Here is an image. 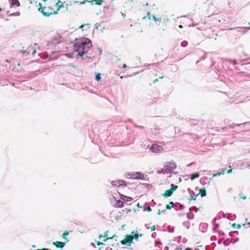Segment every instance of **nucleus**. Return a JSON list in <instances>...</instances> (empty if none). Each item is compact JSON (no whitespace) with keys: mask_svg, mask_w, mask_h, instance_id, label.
Wrapping results in <instances>:
<instances>
[{"mask_svg":"<svg viewBox=\"0 0 250 250\" xmlns=\"http://www.w3.org/2000/svg\"><path fill=\"white\" fill-rule=\"evenodd\" d=\"M231 172H232V169H231V168H230V169H229L228 170V171H227V173H228V174H230V173H231Z\"/></svg>","mask_w":250,"mask_h":250,"instance_id":"473e14b6","label":"nucleus"},{"mask_svg":"<svg viewBox=\"0 0 250 250\" xmlns=\"http://www.w3.org/2000/svg\"><path fill=\"white\" fill-rule=\"evenodd\" d=\"M249 26H249V28H250V22L249 23Z\"/></svg>","mask_w":250,"mask_h":250,"instance_id":"de8ad7c7","label":"nucleus"},{"mask_svg":"<svg viewBox=\"0 0 250 250\" xmlns=\"http://www.w3.org/2000/svg\"><path fill=\"white\" fill-rule=\"evenodd\" d=\"M196 196H192L190 195V200H195L196 199Z\"/></svg>","mask_w":250,"mask_h":250,"instance_id":"393cba45","label":"nucleus"},{"mask_svg":"<svg viewBox=\"0 0 250 250\" xmlns=\"http://www.w3.org/2000/svg\"><path fill=\"white\" fill-rule=\"evenodd\" d=\"M220 175H224L225 173V170L223 169L221 172H220Z\"/></svg>","mask_w":250,"mask_h":250,"instance_id":"7c9ffc66","label":"nucleus"},{"mask_svg":"<svg viewBox=\"0 0 250 250\" xmlns=\"http://www.w3.org/2000/svg\"><path fill=\"white\" fill-rule=\"evenodd\" d=\"M158 81V79H155V80H154V81L153 82V83H156V82H157Z\"/></svg>","mask_w":250,"mask_h":250,"instance_id":"f704fd0d","label":"nucleus"},{"mask_svg":"<svg viewBox=\"0 0 250 250\" xmlns=\"http://www.w3.org/2000/svg\"><path fill=\"white\" fill-rule=\"evenodd\" d=\"M150 150L152 152L158 153L163 151V148L161 146L155 144L152 145V146L150 148Z\"/></svg>","mask_w":250,"mask_h":250,"instance_id":"39448f33","label":"nucleus"},{"mask_svg":"<svg viewBox=\"0 0 250 250\" xmlns=\"http://www.w3.org/2000/svg\"><path fill=\"white\" fill-rule=\"evenodd\" d=\"M200 175L198 173H194L191 175L190 179L191 180H194L195 178H198Z\"/></svg>","mask_w":250,"mask_h":250,"instance_id":"dca6fc26","label":"nucleus"},{"mask_svg":"<svg viewBox=\"0 0 250 250\" xmlns=\"http://www.w3.org/2000/svg\"><path fill=\"white\" fill-rule=\"evenodd\" d=\"M199 193L201 197H203L206 196L207 193L205 188H201L199 190Z\"/></svg>","mask_w":250,"mask_h":250,"instance_id":"2eb2a0df","label":"nucleus"},{"mask_svg":"<svg viewBox=\"0 0 250 250\" xmlns=\"http://www.w3.org/2000/svg\"><path fill=\"white\" fill-rule=\"evenodd\" d=\"M177 188V186H174V185L172 184L171 188L167 190L165 193L162 194L163 197L167 198L168 197L171 196L173 194V191H175Z\"/></svg>","mask_w":250,"mask_h":250,"instance_id":"7ed1b4c3","label":"nucleus"},{"mask_svg":"<svg viewBox=\"0 0 250 250\" xmlns=\"http://www.w3.org/2000/svg\"><path fill=\"white\" fill-rule=\"evenodd\" d=\"M187 44V42L185 41V42H182V45L183 46H186Z\"/></svg>","mask_w":250,"mask_h":250,"instance_id":"cd10ccee","label":"nucleus"},{"mask_svg":"<svg viewBox=\"0 0 250 250\" xmlns=\"http://www.w3.org/2000/svg\"><path fill=\"white\" fill-rule=\"evenodd\" d=\"M37 8L38 12L42 13L44 17H48L52 14L54 15V8L51 6L47 5L43 6L41 3L39 2L37 4Z\"/></svg>","mask_w":250,"mask_h":250,"instance_id":"f03ea898","label":"nucleus"},{"mask_svg":"<svg viewBox=\"0 0 250 250\" xmlns=\"http://www.w3.org/2000/svg\"><path fill=\"white\" fill-rule=\"evenodd\" d=\"M83 26H84L83 25H82L80 27L83 28Z\"/></svg>","mask_w":250,"mask_h":250,"instance_id":"c03bdc74","label":"nucleus"},{"mask_svg":"<svg viewBox=\"0 0 250 250\" xmlns=\"http://www.w3.org/2000/svg\"><path fill=\"white\" fill-rule=\"evenodd\" d=\"M169 164L171 165V167L173 169L176 168V164L174 162H172L171 163H169Z\"/></svg>","mask_w":250,"mask_h":250,"instance_id":"5701e85b","label":"nucleus"},{"mask_svg":"<svg viewBox=\"0 0 250 250\" xmlns=\"http://www.w3.org/2000/svg\"><path fill=\"white\" fill-rule=\"evenodd\" d=\"M89 2L91 4H95L98 5H101L103 2V0H92L91 1L84 0L83 2H80V4H84L86 2Z\"/></svg>","mask_w":250,"mask_h":250,"instance_id":"6e6552de","label":"nucleus"},{"mask_svg":"<svg viewBox=\"0 0 250 250\" xmlns=\"http://www.w3.org/2000/svg\"><path fill=\"white\" fill-rule=\"evenodd\" d=\"M10 2L13 6H20V2H19L18 0H9Z\"/></svg>","mask_w":250,"mask_h":250,"instance_id":"ddd939ff","label":"nucleus"},{"mask_svg":"<svg viewBox=\"0 0 250 250\" xmlns=\"http://www.w3.org/2000/svg\"><path fill=\"white\" fill-rule=\"evenodd\" d=\"M240 228H241V225H240V224H238V225H237V229H240Z\"/></svg>","mask_w":250,"mask_h":250,"instance_id":"c9c22d12","label":"nucleus"},{"mask_svg":"<svg viewBox=\"0 0 250 250\" xmlns=\"http://www.w3.org/2000/svg\"><path fill=\"white\" fill-rule=\"evenodd\" d=\"M155 229V226H153L150 228L151 231H154Z\"/></svg>","mask_w":250,"mask_h":250,"instance_id":"2f4dec72","label":"nucleus"},{"mask_svg":"<svg viewBox=\"0 0 250 250\" xmlns=\"http://www.w3.org/2000/svg\"><path fill=\"white\" fill-rule=\"evenodd\" d=\"M132 238L131 237V235H126L125 238L120 241V243L124 245H126L127 246H130L132 243Z\"/></svg>","mask_w":250,"mask_h":250,"instance_id":"20e7f679","label":"nucleus"},{"mask_svg":"<svg viewBox=\"0 0 250 250\" xmlns=\"http://www.w3.org/2000/svg\"><path fill=\"white\" fill-rule=\"evenodd\" d=\"M111 184L113 187H118L122 186H125V183L123 180L112 181Z\"/></svg>","mask_w":250,"mask_h":250,"instance_id":"0eeeda50","label":"nucleus"},{"mask_svg":"<svg viewBox=\"0 0 250 250\" xmlns=\"http://www.w3.org/2000/svg\"><path fill=\"white\" fill-rule=\"evenodd\" d=\"M126 65L125 64H124L122 66V68H126Z\"/></svg>","mask_w":250,"mask_h":250,"instance_id":"e433bc0d","label":"nucleus"},{"mask_svg":"<svg viewBox=\"0 0 250 250\" xmlns=\"http://www.w3.org/2000/svg\"><path fill=\"white\" fill-rule=\"evenodd\" d=\"M108 230H107L104 232V235H103L102 234H99V238L100 239L102 237H104V239L103 240V241H106L107 240L112 239L114 238V237H117L116 234H114L112 236L108 237Z\"/></svg>","mask_w":250,"mask_h":250,"instance_id":"423d86ee","label":"nucleus"},{"mask_svg":"<svg viewBox=\"0 0 250 250\" xmlns=\"http://www.w3.org/2000/svg\"><path fill=\"white\" fill-rule=\"evenodd\" d=\"M146 210H147L148 211H151V209L150 207H148L146 208Z\"/></svg>","mask_w":250,"mask_h":250,"instance_id":"72a5a7b5","label":"nucleus"},{"mask_svg":"<svg viewBox=\"0 0 250 250\" xmlns=\"http://www.w3.org/2000/svg\"><path fill=\"white\" fill-rule=\"evenodd\" d=\"M179 28H183V26H182V25H180L179 26Z\"/></svg>","mask_w":250,"mask_h":250,"instance_id":"79ce46f5","label":"nucleus"},{"mask_svg":"<svg viewBox=\"0 0 250 250\" xmlns=\"http://www.w3.org/2000/svg\"><path fill=\"white\" fill-rule=\"evenodd\" d=\"M152 17V19L155 21H160L161 20L160 18L156 17L154 15H153Z\"/></svg>","mask_w":250,"mask_h":250,"instance_id":"4be33fe9","label":"nucleus"},{"mask_svg":"<svg viewBox=\"0 0 250 250\" xmlns=\"http://www.w3.org/2000/svg\"><path fill=\"white\" fill-rule=\"evenodd\" d=\"M1 10H2L1 8H0V12H1Z\"/></svg>","mask_w":250,"mask_h":250,"instance_id":"09e8293b","label":"nucleus"},{"mask_svg":"<svg viewBox=\"0 0 250 250\" xmlns=\"http://www.w3.org/2000/svg\"><path fill=\"white\" fill-rule=\"evenodd\" d=\"M28 0L30 4H34L36 7H37V4H38L39 3L37 2V1H36L35 0Z\"/></svg>","mask_w":250,"mask_h":250,"instance_id":"aec40b11","label":"nucleus"},{"mask_svg":"<svg viewBox=\"0 0 250 250\" xmlns=\"http://www.w3.org/2000/svg\"><path fill=\"white\" fill-rule=\"evenodd\" d=\"M147 16L148 19L151 20V16L150 15V12H147Z\"/></svg>","mask_w":250,"mask_h":250,"instance_id":"c756f323","label":"nucleus"},{"mask_svg":"<svg viewBox=\"0 0 250 250\" xmlns=\"http://www.w3.org/2000/svg\"><path fill=\"white\" fill-rule=\"evenodd\" d=\"M185 250H192L190 248L186 249Z\"/></svg>","mask_w":250,"mask_h":250,"instance_id":"a19ab883","label":"nucleus"},{"mask_svg":"<svg viewBox=\"0 0 250 250\" xmlns=\"http://www.w3.org/2000/svg\"><path fill=\"white\" fill-rule=\"evenodd\" d=\"M101 79V74L100 73L97 74L95 76V80L97 81H100Z\"/></svg>","mask_w":250,"mask_h":250,"instance_id":"412c9836","label":"nucleus"},{"mask_svg":"<svg viewBox=\"0 0 250 250\" xmlns=\"http://www.w3.org/2000/svg\"><path fill=\"white\" fill-rule=\"evenodd\" d=\"M114 207L116 208H119L123 207V201H122L120 200H116V203L114 205Z\"/></svg>","mask_w":250,"mask_h":250,"instance_id":"9b49d317","label":"nucleus"},{"mask_svg":"<svg viewBox=\"0 0 250 250\" xmlns=\"http://www.w3.org/2000/svg\"><path fill=\"white\" fill-rule=\"evenodd\" d=\"M36 49H34L33 51V52H32V54L34 55L36 53Z\"/></svg>","mask_w":250,"mask_h":250,"instance_id":"58836bf2","label":"nucleus"},{"mask_svg":"<svg viewBox=\"0 0 250 250\" xmlns=\"http://www.w3.org/2000/svg\"><path fill=\"white\" fill-rule=\"evenodd\" d=\"M220 175V172H219V173H216V174H214L212 175V177H216L217 176H219Z\"/></svg>","mask_w":250,"mask_h":250,"instance_id":"bb28decb","label":"nucleus"},{"mask_svg":"<svg viewBox=\"0 0 250 250\" xmlns=\"http://www.w3.org/2000/svg\"><path fill=\"white\" fill-rule=\"evenodd\" d=\"M96 243L98 246L104 245V243H103L102 242H101L100 241H96Z\"/></svg>","mask_w":250,"mask_h":250,"instance_id":"a878e982","label":"nucleus"},{"mask_svg":"<svg viewBox=\"0 0 250 250\" xmlns=\"http://www.w3.org/2000/svg\"><path fill=\"white\" fill-rule=\"evenodd\" d=\"M32 247L35 248V247H36V246L35 245H33Z\"/></svg>","mask_w":250,"mask_h":250,"instance_id":"a18cd8bd","label":"nucleus"},{"mask_svg":"<svg viewBox=\"0 0 250 250\" xmlns=\"http://www.w3.org/2000/svg\"><path fill=\"white\" fill-rule=\"evenodd\" d=\"M53 245L55 246L57 248H63L65 245V242H60V241H56L53 243Z\"/></svg>","mask_w":250,"mask_h":250,"instance_id":"9d476101","label":"nucleus"},{"mask_svg":"<svg viewBox=\"0 0 250 250\" xmlns=\"http://www.w3.org/2000/svg\"><path fill=\"white\" fill-rule=\"evenodd\" d=\"M131 237L132 238V241L133 239H135L136 240H138L139 238V235L138 234H134L133 235H131Z\"/></svg>","mask_w":250,"mask_h":250,"instance_id":"6ab92c4d","label":"nucleus"},{"mask_svg":"<svg viewBox=\"0 0 250 250\" xmlns=\"http://www.w3.org/2000/svg\"><path fill=\"white\" fill-rule=\"evenodd\" d=\"M91 46H92L91 42L87 38L83 40L80 43L77 42L74 45L76 51L81 57H83Z\"/></svg>","mask_w":250,"mask_h":250,"instance_id":"f257e3e1","label":"nucleus"},{"mask_svg":"<svg viewBox=\"0 0 250 250\" xmlns=\"http://www.w3.org/2000/svg\"><path fill=\"white\" fill-rule=\"evenodd\" d=\"M56 6L57 7V8L56 10H54V15L57 14L60 9L62 7H63V3L61 2L60 0H58L57 2L56 3Z\"/></svg>","mask_w":250,"mask_h":250,"instance_id":"1a4fd4ad","label":"nucleus"},{"mask_svg":"<svg viewBox=\"0 0 250 250\" xmlns=\"http://www.w3.org/2000/svg\"><path fill=\"white\" fill-rule=\"evenodd\" d=\"M69 234V232L68 231H65V232H64L62 234V237L63 239H65V240H66L67 242L69 240H67V237H66V236L67 235H68Z\"/></svg>","mask_w":250,"mask_h":250,"instance_id":"a211bd4d","label":"nucleus"},{"mask_svg":"<svg viewBox=\"0 0 250 250\" xmlns=\"http://www.w3.org/2000/svg\"><path fill=\"white\" fill-rule=\"evenodd\" d=\"M249 227H250V222L248 224Z\"/></svg>","mask_w":250,"mask_h":250,"instance_id":"37998d69","label":"nucleus"},{"mask_svg":"<svg viewBox=\"0 0 250 250\" xmlns=\"http://www.w3.org/2000/svg\"><path fill=\"white\" fill-rule=\"evenodd\" d=\"M121 198L125 202H129L132 200V198L130 197L126 196L124 195H121Z\"/></svg>","mask_w":250,"mask_h":250,"instance_id":"f8f14e48","label":"nucleus"},{"mask_svg":"<svg viewBox=\"0 0 250 250\" xmlns=\"http://www.w3.org/2000/svg\"><path fill=\"white\" fill-rule=\"evenodd\" d=\"M240 195L241 196V198L243 199V200H245L247 198V196H245L243 193H241V194H240Z\"/></svg>","mask_w":250,"mask_h":250,"instance_id":"b1692460","label":"nucleus"},{"mask_svg":"<svg viewBox=\"0 0 250 250\" xmlns=\"http://www.w3.org/2000/svg\"><path fill=\"white\" fill-rule=\"evenodd\" d=\"M174 206V203L172 202H170L169 204H167L166 206V208L167 209H170Z\"/></svg>","mask_w":250,"mask_h":250,"instance_id":"f3484780","label":"nucleus"},{"mask_svg":"<svg viewBox=\"0 0 250 250\" xmlns=\"http://www.w3.org/2000/svg\"><path fill=\"white\" fill-rule=\"evenodd\" d=\"M43 1H46L47 0H42Z\"/></svg>","mask_w":250,"mask_h":250,"instance_id":"3c124183","label":"nucleus"},{"mask_svg":"<svg viewBox=\"0 0 250 250\" xmlns=\"http://www.w3.org/2000/svg\"><path fill=\"white\" fill-rule=\"evenodd\" d=\"M163 212H164V210H158L157 214L158 215H160L162 213H163Z\"/></svg>","mask_w":250,"mask_h":250,"instance_id":"c85d7f7f","label":"nucleus"},{"mask_svg":"<svg viewBox=\"0 0 250 250\" xmlns=\"http://www.w3.org/2000/svg\"><path fill=\"white\" fill-rule=\"evenodd\" d=\"M163 78H164V77H163V76H162V77H159L158 78V79H162Z\"/></svg>","mask_w":250,"mask_h":250,"instance_id":"ea45409f","label":"nucleus"},{"mask_svg":"<svg viewBox=\"0 0 250 250\" xmlns=\"http://www.w3.org/2000/svg\"><path fill=\"white\" fill-rule=\"evenodd\" d=\"M18 66H20V63H19L18 64Z\"/></svg>","mask_w":250,"mask_h":250,"instance_id":"8fccbe9b","label":"nucleus"},{"mask_svg":"<svg viewBox=\"0 0 250 250\" xmlns=\"http://www.w3.org/2000/svg\"><path fill=\"white\" fill-rule=\"evenodd\" d=\"M79 2L78 1H75V3H79Z\"/></svg>","mask_w":250,"mask_h":250,"instance_id":"49530a36","label":"nucleus"},{"mask_svg":"<svg viewBox=\"0 0 250 250\" xmlns=\"http://www.w3.org/2000/svg\"><path fill=\"white\" fill-rule=\"evenodd\" d=\"M132 175L133 176V178H134L135 179H142V175L140 173L137 172L135 174H133Z\"/></svg>","mask_w":250,"mask_h":250,"instance_id":"4468645a","label":"nucleus"},{"mask_svg":"<svg viewBox=\"0 0 250 250\" xmlns=\"http://www.w3.org/2000/svg\"><path fill=\"white\" fill-rule=\"evenodd\" d=\"M235 226L236 225V224L235 223H233L232 224L231 226L233 227V228H235Z\"/></svg>","mask_w":250,"mask_h":250,"instance_id":"4c0bfd02","label":"nucleus"}]
</instances>
